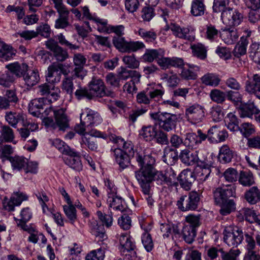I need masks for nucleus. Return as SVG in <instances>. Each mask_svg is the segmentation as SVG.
<instances>
[{
	"label": "nucleus",
	"mask_w": 260,
	"mask_h": 260,
	"mask_svg": "<svg viewBox=\"0 0 260 260\" xmlns=\"http://www.w3.org/2000/svg\"><path fill=\"white\" fill-rule=\"evenodd\" d=\"M109 140L117 145L113 149L115 161L121 170L127 168L131 164V157H134V145L131 141H125L122 138L111 134Z\"/></svg>",
	"instance_id": "obj_1"
},
{
	"label": "nucleus",
	"mask_w": 260,
	"mask_h": 260,
	"mask_svg": "<svg viewBox=\"0 0 260 260\" xmlns=\"http://www.w3.org/2000/svg\"><path fill=\"white\" fill-rule=\"evenodd\" d=\"M179 226V223H161L160 230L164 239L171 237L172 240L175 241L182 237L187 244L192 243L197 235V229L191 225H184L181 231Z\"/></svg>",
	"instance_id": "obj_2"
},
{
	"label": "nucleus",
	"mask_w": 260,
	"mask_h": 260,
	"mask_svg": "<svg viewBox=\"0 0 260 260\" xmlns=\"http://www.w3.org/2000/svg\"><path fill=\"white\" fill-rule=\"evenodd\" d=\"M53 113L54 120L49 117H44L43 122L46 127L50 130H57L64 132L70 126L69 119L66 113V109L62 108H53L50 106L44 111V116Z\"/></svg>",
	"instance_id": "obj_3"
},
{
	"label": "nucleus",
	"mask_w": 260,
	"mask_h": 260,
	"mask_svg": "<svg viewBox=\"0 0 260 260\" xmlns=\"http://www.w3.org/2000/svg\"><path fill=\"white\" fill-rule=\"evenodd\" d=\"M116 34L113 38L114 46L121 52L130 53L143 49L145 47L144 44L140 41H127L121 35Z\"/></svg>",
	"instance_id": "obj_4"
},
{
	"label": "nucleus",
	"mask_w": 260,
	"mask_h": 260,
	"mask_svg": "<svg viewBox=\"0 0 260 260\" xmlns=\"http://www.w3.org/2000/svg\"><path fill=\"white\" fill-rule=\"evenodd\" d=\"M221 18L223 23L226 25L223 30L234 32L237 31L234 26L240 24L243 19V15L238 10L228 8L221 13Z\"/></svg>",
	"instance_id": "obj_5"
},
{
	"label": "nucleus",
	"mask_w": 260,
	"mask_h": 260,
	"mask_svg": "<svg viewBox=\"0 0 260 260\" xmlns=\"http://www.w3.org/2000/svg\"><path fill=\"white\" fill-rule=\"evenodd\" d=\"M200 201V193L191 191L181 196L177 202L178 208L182 212L194 211L198 209Z\"/></svg>",
	"instance_id": "obj_6"
},
{
	"label": "nucleus",
	"mask_w": 260,
	"mask_h": 260,
	"mask_svg": "<svg viewBox=\"0 0 260 260\" xmlns=\"http://www.w3.org/2000/svg\"><path fill=\"white\" fill-rule=\"evenodd\" d=\"M83 16L89 20L94 21L97 30L100 32H122L124 30L123 25L113 26L109 25L107 21H104L99 18H95L92 16L88 8L86 6L82 7Z\"/></svg>",
	"instance_id": "obj_7"
},
{
	"label": "nucleus",
	"mask_w": 260,
	"mask_h": 260,
	"mask_svg": "<svg viewBox=\"0 0 260 260\" xmlns=\"http://www.w3.org/2000/svg\"><path fill=\"white\" fill-rule=\"evenodd\" d=\"M120 251L121 253L128 259L137 257L136 243L129 233H121L119 236Z\"/></svg>",
	"instance_id": "obj_8"
},
{
	"label": "nucleus",
	"mask_w": 260,
	"mask_h": 260,
	"mask_svg": "<svg viewBox=\"0 0 260 260\" xmlns=\"http://www.w3.org/2000/svg\"><path fill=\"white\" fill-rule=\"evenodd\" d=\"M151 117L157 121L159 127L167 132H170L176 127L177 115L167 112L151 113Z\"/></svg>",
	"instance_id": "obj_9"
},
{
	"label": "nucleus",
	"mask_w": 260,
	"mask_h": 260,
	"mask_svg": "<svg viewBox=\"0 0 260 260\" xmlns=\"http://www.w3.org/2000/svg\"><path fill=\"white\" fill-rule=\"evenodd\" d=\"M224 242L229 246L237 247L243 240L244 233L238 227H226L223 231Z\"/></svg>",
	"instance_id": "obj_10"
},
{
	"label": "nucleus",
	"mask_w": 260,
	"mask_h": 260,
	"mask_svg": "<svg viewBox=\"0 0 260 260\" xmlns=\"http://www.w3.org/2000/svg\"><path fill=\"white\" fill-rule=\"evenodd\" d=\"M89 95L91 99L112 96L113 92L106 90V86L102 80L93 78L88 83Z\"/></svg>",
	"instance_id": "obj_11"
},
{
	"label": "nucleus",
	"mask_w": 260,
	"mask_h": 260,
	"mask_svg": "<svg viewBox=\"0 0 260 260\" xmlns=\"http://www.w3.org/2000/svg\"><path fill=\"white\" fill-rule=\"evenodd\" d=\"M185 116L187 120L191 124H198L205 118V109L203 106L194 104L185 109Z\"/></svg>",
	"instance_id": "obj_12"
},
{
	"label": "nucleus",
	"mask_w": 260,
	"mask_h": 260,
	"mask_svg": "<svg viewBox=\"0 0 260 260\" xmlns=\"http://www.w3.org/2000/svg\"><path fill=\"white\" fill-rule=\"evenodd\" d=\"M158 14L163 18L165 22H166V25L162 28V31H171L173 32H189L195 30L194 27L191 26L182 29L179 25L174 23L168 24L167 19L169 18V12L166 9H158Z\"/></svg>",
	"instance_id": "obj_13"
},
{
	"label": "nucleus",
	"mask_w": 260,
	"mask_h": 260,
	"mask_svg": "<svg viewBox=\"0 0 260 260\" xmlns=\"http://www.w3.org/2000/svg\"><path fill=\"white\" fill-rule=\"evenodd\" d=\"M51 103V100H48L46 98H38L32 100L28 106L29 112L35 117H40L44 115V112H41V110L44 108H47L46 106H49Z\"/></svg>",
	"instance_id": "obj_14"
},
{
	"label": "nucleus",
	"mask_w": 260,
	"mask_h": 260,
	"mask_svg": "<svg viewBox=\"0 0 260 260\" xmlns=\"http://www.w3.org/2000/svg\"><path fill=\"white\" fill-rule=\"evenodd\" d=\"M69 73V69L62 64L53 63L48 68V80L52 82H57L60 79V73L67 77Z\"/></svg>",
	"instance_id": "obj_15"
},
{
	"label": "nucleus",
	"mask_w": 260,
	"mask_h": 260,
	"mask_svg": "<svg viewBox=\"0 0 260 260\" xmlns=\"http://www.w3.org/2000/svg\"><path fill=\"white\" fill-rule=\"evenodd\" d=\"M199 151H191L187 149L181 150L179 158L181 162L186 166H192L199 162L205 163V158L201 159L199 157Z\"/></svg>",
	"instance_id": "obj_16"
},
{
	"label": "nucleus",
	"mask_w": 260,
	"mask_h": 260,
	"mask_svg": "<svg viewBox=\"0 0 260 260\" xmlns=\"http://www.w3.org/2000/svg\"><path fill=\"white\" fill-rule=\"evenodd\" d=\"M45 45L57 61L62 62L69 57L67 51L58 46L57 42L54 40H48L45 42Z\"/></svg>",
	"instance_id": "obj_17"
},
{
	"label": "nucleus",
	"mask_w": 260,
	"mask_h": 260,
	"mask_svg": "<svg viewBox=\"0 0 260 260\" xmlns=\"http://www.w3.org/2000/svg\"><path fill=\"white\" fill-rule=\"evenodd\" d=\"M236 189L232 185L217 188L214 192L216 203H219L229 200L230 197H235Z\"/></svg>",
	"instance_id": "obj_18"
},
{
	"label": "nucleus",
	"mask_w": 260,
	"mask_h": 260,
	"mask_svg": "<svg viewBox=\"0 0 260 260\" xmlns=\"http://www.w3.org/2000/svg\"><path fill=\"white\" fill-rule=\"evenodd\" d=\"M66 155L67 157H65L63 160L67 165L76 171L79 172L82 170L83 166L79 152L72 149L69 151H67Z\"/></svg>",
	"instance_id": "obj_19"
},
{
	"label": "nucleus",
	"mask_w": 260,
	"mask_h": 260,
	"mask_svg": "<svg viewBox=\"0 0 260 260\" xmlns=\"http://www.w3.org/2000/svg\"><path fill=\"white\" fill-rule=\"evenodd\" d=\"M177 178L181 187L185 190H189L196 180V175L191 170L186 169L181 172Z\"/></svg>",
	"instance_id": "obj_20"
},
{
	"label": "nucleus",
	"mask_w": 260,
	"mask_h": 260,
	"mask_svg": "<svg viewBox=\"0 0 260 260\" xmlns=\"http://www.w3.org/2000/svg\"><path fill=\"white\" fill-rule=\"evenodd\" d=\"M228 137V132L225 129H220L217 125L212 126L208 130V140L211 143L223 142Z\"/></svg>",
	"instance_id": "obj_21"
},
{
	"label": "nucleus",
	"mask_w": 260,
	"mask_h": 260,
	"mask_svg": "<svg viewBox=\"0 0 260 260\" xmlns=\"http://www.w3.org/2000/svg\"><path fill=\"white\" fill-rule=\"evenodd\" d=\"M155 173L154 167L142 168L135 171V177L138 182L151 183L153 181Z\"/></svg>",
	"instance_id": "obj_22"
},
{
	"label": "nucleus",
	"mask_w": 260,
	"mask_h": 260,
	"mask_svg": "<svg viewBox=\"0 0 260 260\" xmlns=\"http://www.w3.org/2000/svg\"><path fill=\"white\" fill-rule=\"evenodd\" d=\"M134 158L141 168L154 167L155 162L154 158L151 155H146L143 152H137Z\"/></svg>",
	"instance_id": "obj_23"
},
{
	"label": "nucleus",
	"mask_w": 260,
	"mask_h": 260,
	"mask_svg": "<svg viewBox=\"0 0 260 260\" xmlns=\"http://www.w3.org/2000/svg\"><path fill=\"white\" fill-rule=\"evenodd\" d=\"M258 109L252 103L241 105L238 109V112L241 118L252 119L253 115H256Z\"/></svg>",
	"instance_id": "obj_24"
},
{
	"label": "nucleus",
	"mask_w": 260,
	"mask_h": 260,
	"mask_svg": "<svg viewBox=\"0 0 260 260\" xmlns=\"http://www.w3.org/2000/svg\"><path fill=\"white\" fill-rule=\"evenodd\" d=\"M179 155L177 150L169 147H166L164 150L162 160L167 165L173 166L178 161Z\"/></svg>",
	"instance_id": "obj_25"
},
{
	"label": "nucleus",
	"mask_w": 260,
	"mask_h": 260,
	"mask_svg": "<svg viewBox=\"0 0 260 260\" xmlns=\"http://www.w3.org/2000/svg\"><path fill=\"white\" fill-rule=\"evenodd\" d=\"M87 125L92 127L99 125L102 121V118L97 112L90 109H86V116L83 117Z\"/></svg>",
	"instance_id": "obj_26"
},
{
	"label": "nucleus",
	"mask_w": 260,
	"mask_h": 260,
	"mask_svg": "<svg viewBox=\"0 0 260 260\" xmlns=\"http://www.w3.org/2000/svg\"><path fill=\"white\" fill-rule=\"evenodd\" d=\"M246 89L260 99V76L257 74L253 75L252 80L246 85Z\"/></svg>",
	"instance_id": "obj_27"
},
{
	"label": "nucleus",
	"mask_w": 260,
	"mask_h": 260,
	"mask_svg": "<svg viewBox=\"0 0 260 260\" xmlns=\"http://www.w3.org/2000/svg\"><path fill=\"white\" fill-rule=\"evenodd\" d=\"M28 66L25 63L20 64L18 62L8 64L6 66V68L12 74H15L17 77H21L27 71Z\"/></svg>",
	"instance_id": "obj_28"
},
{
	"label": "nucleus",
	"mask_w": 260,
	"mask_h": 260,
	"mask_svg": "<svg viewBox=\"0 0 260 260\" xmlns=\"http://www.w3.org/2000/svg\"><path fill=\"white\" fill-rule=\"evenodd\" d=\"M107 203L109 206V209L110 211V208H113L115 211H119L123 212L124 209V206L123 205V200L122 199L117 196L116 194L108 197Z\"/></svg>",
	"instance_id": "obj_29"
},
{
	"label": "nucleus",
	"mask_w": 260,
	"mask_h": 260,
	"mask_svg": "<svg viewBox=\"0 0 260 260\" xmlns=\"http://www.w3.org/2000/svg\"><path fill=\"white\" fill-rule=\"evenodd\" d=\"M245 200L249 204L253 205L260 201V190L256 186H253L245 191Z\"/></svg>",
	"instance_id": "obj_30"
},
{
	"label": "nucleus",
	"mask_w": 260,
	"mask_h": 260,
	"mask_svg": "<svg viewBox=\"0 0 260 260\" xmlns=\"http://www.w3.org/2000/svg\"><path fill=\"white\" fill-rule=\"evenodd\" d=\"M188 68H183L181 77L185 80H195L197 78V72L199 71L200 67L198 66L188 64Z\"/></svg>",
	"instance_id": "obj_31"
},
{
	"label": "nucleus",
	"mask_w": 260,
	"mask_h": 260,
	"mask_svg": "<svg viewBox=\"0 0 260 260\" xmlns=\"http://www.w3.org/2000/svg\"><path fill=\"white\" fill-rule=\"evenodd\" d=\"M225 125L231 131H238L240 129V119L233 113H229L225 118Z\"/></svg>",
	"instance_id": "obj_32"
},
{
	"label": "nucleus",
	"mask_w": 260,
	"mask_h": 260,
	"mask_svg": "<svg viewBox=\"0 0 260 260\" xmlns=\"http://www.w3.org/2000/svg\"><path fill=\"white\" fill-rule=\"evenodd\" d=\"M5 119L13 127H16L17 124L24 120V115L20 113L9 111L6 113Z\"/></svg>",
	"instance_id": "obj_33"
},
{
	"label": "nucleus",
	"mask_w": 260,
	"mask_h": 260,
	"mask_svg": "<svg viewBox=\"0 0 260 260\" xmlns=\"http://www.w3.org/2000/svg\"><path fill=\"white\" fill-rule=\"evenodd\" d=\"M233 156V151L228 145H224L220 148L218 158L220 162L228 163L231 161Z\"/></svg>",
	"instance_id": "obj_34"
},
{
	"label": "nucleus",
	"mask_w": 260,
	"mask_h": 260,
	"mask_svg": "<svg viewBox=\"0 0 260 260\" xmlns=\"http://www.w3.org/2000/svg\"><path fill=\"white\" fill-rule=\"evenodd\" d=\"M202 83L206 86L217 87L219 84L221 79L218 75L213 73H207L201 78Z\"/></svg>",
	"instance_id": "obj_35"
},
{
	"label": "nucleus",
	"mask_w": 260,
	"mask_h": 260,
	"mask_svg": "<svg viewBox=\"0 0 260 260\" xmlns=\"http://www.w3.org/2000/svg\"><path fill=\"white\" fill-rule=\"evenodd\" d=\"M139 135L146 141H150L156 136V127L152 125L144 126L139 132Z\"/></svg>",
	"instance_id": "obj_36"
},
{
	"label": "nucleus",
	"mask_w": 260,
	"mask_h": 260,
	"mask_svg": "<svg viewBox=\"0 0 260 260\" xmlns=\"http://www.w3.org/2000/svg\"><path fill=\"white\" fill-rule=\"evenodd\" d=\"M16 49L7 44L0 49V60L3 61L10 60L16 56Z\"/></svg>",
	"instance_id": "obj_37"
},
{
	"label": "nucleus",
	"mask_w": 260,
	"mask_h": 260,
	"mask_svg": "<svg viewBox=\"0 0 260 260\" xmlns=\"http://www.w3.org/2000/svg\"><path fill=\"white\" fill-rule=\"evenodd\" d=\"M26 72L22 76L26 85L28 87L35 85L40 79L38 72L34 70H27Z\"/></svg>",
	"instance_id": "obj_38"
},
{
	"label": "nucleus",
	"mask_w": 260,
	"mask_h": 260,
	"mask_svg": "<svg viewBox=\"0 0 260 260\" xmlns=\"http://www.w3.org/2000/svg\"><path fill=\"white\" fill-rule=\"evenodd\" d=\"M148 94L149 95L151 102L153 100L156 101L159 98H161L165 93V89L161 84H158L155 86L147 88Z\"/></svg>",
	"instance_id": "obj_39"
},
{
	"label": "nucleus",
	"mask_w": 260,
	"mask_h": 260,
	"mask_svg": "<svg viewBox=\"0 0 260 260\" xmlns=\"http://www.w3.org/2000/svg\"><path fill=\"white\" fill-rule=\"evenodd\" d=\"M63 210L69 222L72 225H74L77 219V215L76 209L72 204V202H71V204H68L67 205H63Z\"/></svg>",
	"instance_id": "obj_40"
},
{
	"label": "nucleus",
	"mask_w": 260,
	"mask_h": 260,
	"mask_svg": "<svg viewBox=\"0 0 260 260\" xmlns=\"http://www.w3.org/2000/svg\"><path fill=\"white\" fill-rule=\"evenodd\" d=\"M14 170H20L24 169L27 163V159L23 156L15 155L9 158Z\"/></svg>",
	"instance_id": "obj_41"
},
{
	"label": "nucleus",
	"mask_w": 260,
	"mask_h": 260,
	"mask_svg": "<svg viewBox=\"0 0 260 260\" xmlns=\"http://www.w3.org/2000/svg\"><path fill=\"white\" fill-rule=\"evenodd\" d=\"M221 205L220 213L222 215H227L236 209V203L234 200L230 199L221 203H217Z\"/></svg>",
	"instance_id": "obj_42"
},
{
	"label": "nucleus",
	"mask_w": 260,
	"mask_h": 260,
	"mask_svg": "<svg viewBox=\"0 0 260 260\" xmlns=\"http://www.w3.org/2000/svg\"><path fill=\"white\" fill-rule=\"evenodd\" d=\"M223 254V248L219 247H211L206 250V260H214L221 258Z\"/></svg>",
	"instance_id": "obj_43"
},
{
	"label": "nucleus",
	"mask_w": 260,
	"mask_h": 260,
	"mask_svg": "<svg viewBox=\"0 0 260 260\" xmlns=\"http://www.w3.org/2000/svg\"><path fill=\"white\" fill-rule=\"evenodd\" d=\"M160 51L157 49H146L141 59L144 62H152L155 59L157 60L161 56Z\"/></svg>",
	"instance_id": "obj_44"
},
{
	"label": "nucleus",
	"mask_w": 260,
	"mask_h": 260,
	"mask_svg": "<svg viewBox=\"0 0 260 260\" xmlns=\"http://www.w3.org/2000/svg\"><path fill=\"white\" fill-rule=\"evenodd\" d=\"M239 182L244 186H250L254 183V178L250 172L242 171L239 178Z\"/></svg>",
	"instance_id": "obj_45"
},
{
	"label": "nucleus",
	"mask_w": 260,
	"mask_h": 260,
	"mask_svg": "<svg viewBox=\"0 0 260 260\" xmlns=\"http://www.w3.org/2000/svg\"><path fill=\"white\" fill-rule=\"evenodd\" d=\"M205 6L202 1L194 0L191 3V13L195 16L203 15L204 14Z\"/></svg>",
	"instance_id": "obj_46"
},
{
	"label": "nucleus",
	"mask_w": 260,
	"mask_h": 260,
	"mask_svg": "<svg viewBox=\"0 0 260 260\" xmlns=\"http://www.w3.org/2000/svg\"><path fill=\"white\" fill-rule=\"evenodd\" d=\"M96 215L99 219L103 223V225H105L107 228H110L112 226L113 218L111 211H109L108 214L103 213L101 211H98Z\"/></svg>",
	"instance_id": "obj_47"
},
{
	"label": "nucleus",
	"mask_w": 260,
	"mask_h": 260,
	"mask_svg": "<svg viewBox=\"0 0 260 260\" xmlns=\"http://www.w3.org/2000/svg\"><path fill=\"white\" fill-rule=\"evenodd\" d=\"M255 213L254 210L249 208H244L239 211L237 214V217L242 219H245L249 222L252 223L254 219Z\"/></svg>",
	"instance_id": "obj_48"
},
{
	"label": "nucleus",
	"mask_w": 260,
	"mask_h": 260,
	"mask_svg": "<svg viewBox=\"0 0 260 260\" xmlns=\"http://www.w3.org/2000/svg\"><path fill=\"white\" fill-rule=\"evenodd\" d=\"M198 142L196 134L187 133L184 141V145L190 149H196L200 145Z\"/></svg>",
	"instance_id": "obj_49"
},
{
	"label": "nucleus",
	"mask_w": 260,
	"mask_h": 260,
	"mask_svg": "<svg viewBox=\"0 0 260 260\" xmlns=\"http://www.w3.org/2000/svg\"><path fill=\"white\" fill-rule=\"evenodd\" d=\"M191 49L194 56L201 59H204L207 56V50L202 44L198 43L191 46Z\"/></svg>",
	"instance_id": "obj_50"
},
{
	"label": "nucleus",
	"mask_w": 260,
	"mask_h": 260,
	"mask_svg": "<svg viewBox=\"0 0 260 260\" xmlns=\"http://www.w3.org/2000/svg\"><path fill=\"white\" fill-rule=\"evenodd\" d=\"M122 60L124 64L129 69H136L138 68L140 66L139 61L137 59L134 54L124 56Z\"/></svg>",
	"instance_id": "obj_51"
},
{
	"label": "nucleus",
	"mask_w": 260,
	"mask_h": 260,
	"mask_svg": "<svg viewBox=\"0 0 260 260\" xmlns=\"http://www.w3.org/2000/svg\"><path fill=\"white\" fill-rule=\"evenodd\" d=\"M211 172L210 167L208 165H205L197 169V177L201 181L204 182L207 180L210 175Z\"/></svg>",
	"instance_id": "obj_52"
},
{
	"label": "nucleus",
	"mask_w": 260,
	"mask_h": 260,
	"mask_svg": "<svg viewBox=\"0 0 260 260\" xmlns=\"http://www.w3.org/2000/svg\"><path fill=\"white\" fill-rule=\"evenodd\" d=\"M104 246L96 250L90 251L86 256V260H104L105 249Z\"/></svg>",
	"instance_id": "obj_53"
},
{
	"label": "nucleus",
	"mask_w": 260,
	"mask_h": 260,
	"mask_svg": "<svg viewBox=\"0 0 260 260\" xmlns=\"http://www.w3.org/2000/svg\"><path fill=\"white\" fill-rule=\"evenodd\" d=\"M141 241L143 245L147 252L151 251L154 247L153 242L151 235L145 231L141 236Z\"/></svg>",
	"instance_id": "obj_54"
},
{
	"label": "nucleus",
	"mask_w": 260,
	"mask_h": 260,
	"mask_svg": "<svg viewBox=\"0 0 260 260\" xmlns=\"http://www.w3.org/2000/svg\"><path fill=\"white\" fill-rule=\"evenodd\" d=\"M61 89L67 94H69L70 95L73 94L74 90L73 77L67 76L62 79Z\"/></svg>",
	"instance_id": "obj_55"
},
{
	"label": "nucleus",
	"mask_w": 260,
	"mask_h": 260,
	"mask_svg": "<svg viewBox=\"0 0 260 260\" xmlns=\"http://www.w3.org/2000/svg\"><path fill=\"white\" fill-rule=\"evenodd\" d=\"M155 15L154 8L152 6H145L141 11V18L144 21H150Z\"/></svg>",
	"instance_id": "obj_56"
},
{
	"label": "nucleus",
	"mask_w": 260,
	"mask_h": 260,
	"mask_svg": "<svg viewBox=\"0 0 260 260\" xmlns=\"http://www.w3.org/2000/svg\"><path fill=\"white\" fill-rule=\"evenodd\" d=\"M211 99L218 103H222L225 100V93L223 91L217 89H212L210 93Z\"/></svg>",
	"instance_id": "obj_57"
},
{
	"label": "nucleus",
	"mask_w": 260,
	"mask_h": 260,
	"mask_svg": "<svg viewBox=\"0 0 260 260\" xmlns=\"http://www.w3.org/2000/svg\"><path fill=\"white\" fill-rule=\"evenodd\" d=\"M229 0H214L212 7L213 11L214 13H220L228 9Z\"/></svg>",
	"instance_id": "obj_58"
},
{
	"label": "nucleus",
	"mask_w": 260,
	"mask_h": 260,
	"mask_svg": "<svg viewBox=\"0 0 260 260\" xmlns=\"http://www.w3.org/2000/svg\"><path fill=\"white\" fill-rule=\"evenodd\" d=\"M80 143L82 146L83 145L87 146L88 148L91 151H96L98 148L95 139L92 137L82 136Z\"/></svg>",
	"instance_id": "obj_59"
},
{
	"label": "nucleus",
	"mask_w": 260,
	"mask_h": 260,
	"mask_svg": "<svg viewBox=\"0 0 260 260\" xmlns=\"http://www.w3.org/2000/svg\"><path fill=\"white\" fill-rule=\"evenodd\" d=\"M13 81V76L9 71H6L0 76V85L4 87H9Z\"/></svg>",
	"instance_id": "obj_60"
},
{
	"label": "nucleus",
	"mask_w": 260,
	"mask_h": 260,
	"mask_svg": "<svg viewBox=\"0 0 260 260\" xmlns=\"http://www.w3.org/2000/svg\"><path fill=\"white\" fill-rule=\"evenodd\" d=\"M2 136L5 142H12L14 138L13 129L8 125H2L1 126Z\"/></svg>",
	"instance_id": "obj_61"
},
{
	"label": "nucleus",
	"mask_w": 260,
	"mask_h": 260,
	"mask_svg": "<svg viewBox=\"0 0 260 260\" xmlns=\"http://www.w3.org/2000/svg\"><path fill=\"white\" fill-rule=\"evenodd\" d=\"M5 12L7 13H10L12 12H15L18 20L23 19L25 16V11L22 7L9 5L6 8Z\"/></svg>",
	"instance_id": "obj_62"
},
{
	"label": "nucleus",
	"mask_w": 260,
	"mask_h": 260,
	"mask_svg": "<svg viewBox=\"0 0 260 260\" xmlns=\"http://www.w3.org/2000/svg\"><path fill=\"white\" fill-rule=\"evenodd\" d=\"M106 81L108 84L114 88H119L121 85L118 76L113 73H109L106 75Z\"/></svg>",
	"instance_id": "obj_63"
},
{
	"label": "nucleus",
	"mask_w": 260,
	"mask_h": 260,
	"mask_svg": "<svg viewBox=\"0 0 260 260\" xmlns=\"http://www.w3.org/2000/svg\"><path fill=\"white\" fill-rule=\"evenodd\" d=\"M239 131L245 137L247 138L254 133L255 129L254 126L251 123L244 122L240 126Z\"/></svg>",
	"instance_id": "obj_64"
}]
</instances>
